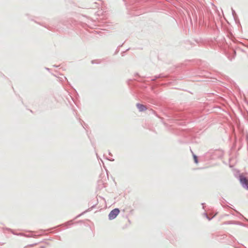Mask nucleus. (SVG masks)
Masks as SVG:
<instances>
[{
    "instance_id": "obj_1",
    "label": "nucleus",
    "mask_w": 248,
    "mask_h": 248,
    "mask_svg": "<svg viewBox=\"0 0 248 248\" xmlns=\"http://www.w3.org/2000/svg\"><path fill=\"white\" fill-rule=\"evenodd\" d=\"M120 213V210L118 208L112 210L108 215V217L110 220H112L116 217Z\"/></svg>"
},
{
    "instance_id": "obj_2",
    "label": "nucleus",
    "mask_w": 248,
    "mask_h": 248,
    "mask_svg": "<svg viewBox=\"0 0 248 248\" xmlns=\"http://www.w3.org/2000/svg\"><path fill=\"white\" fill-rule=\"evenodd\" d=\"M240 182L244 188L248 189V179L241 175L240 176Z\"/></svg>"
},
{
    "instance_id": "obj_3",
    "label": "nucleus",
    "mask_w": 248,
    "mask_h": 248,
    "mask_svg": "<svg viewBox=\"0 0 248 248\" xmlns=\"http://www.w3.org/2000/svg\"><path fill=\"white\" fill-rule=\"evenodd\" d=\"M137 107L140 111H145L146 109V107L142 104H137Z\"/></svg>"
},
{
    "instance_id": "obj_4",
    "label": "nucleus",
    "mask_w": 248,
    "mask_h": 248,
    "mask_svg": "<svg viewBox=\"0 0 248 248\" xmlns=\"http://www.w3.org/2000/svg\"><path fill=\"white\" fill-rule=\"evenodd\" d=\"M194 159L195 162L196 163H198V159H197V156L195 155H194Z\"/></svg>"
}]
</instances>
